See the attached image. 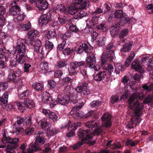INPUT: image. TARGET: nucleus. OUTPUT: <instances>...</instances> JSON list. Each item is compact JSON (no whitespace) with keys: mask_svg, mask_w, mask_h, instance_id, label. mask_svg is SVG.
<instances>
[{"mask_svg":"<svg viewBox=\"0 0 153 153\" xmlns=\"http://www.w3.org/2000/svg\"><path fill=\"white\" fill-rule=\"evenodd\" d=\"M3 138L2 141L4 143H9L10 144V145H7V149L10 150H7V153H13L14 152L11 151L13 149H17L18 146V142L19 139L17 138H11L10 137H7L5 134L3 135Z\"/></svg>","mask_w":153,"mask_h":153,"instance_id":"nucleus-7","label":"nucleus"},{"mask_svg":"<svg viewBox=\"0 0 153 153\" xmlns=\"http://www.w3.org/2000/svg\"><path fill=\"white\" fill-rule=\"evenodd\" d=\"M38 123L39 125V123H40L41 128L43 129L48 128L49 127V126L50 125V124L47 122V119H46L40 120L38 122Z\"/></svg>","mask_w":153,"mask_h":153,"instance_id":"nucleus-37","label":"nucleus"},{"mask_svg":"<svg viewBox=\"0 0 153 153\" xmlns=\"http://www.w3.org/2000/svg\"><path fill=\"white\" fill-rule=\"evenodd\" d=\"M94 79L97 82H100L102 80L108 82L111 78L110 74L106 71H99L95 72L93 75Z\"/></svg>","mask_w":153,"mask_h":153,"instance_id":"nucleus-9","label":"nucleus"},{"mask_svg":"<svg viewBox=\"0 0 153 153\" xmlns=\"http://www.w3.org/2000/svg\"><path fill=\"white\" fill-rule=\"evenodd\" d=\"M25 42L23 39L17 40L16 46L13 47V50L12 51V53L14 54L16 53L18 56L16 61L11 62L10 65L14 67L17 66L18 64H22L24 62H28L29 58L26 54V49L24 42Z\"/></svg>","mask_w":153,"mask_h":153,"instance_id":"nucleus-1","label":"nucleus"},{"mask_svg":"<svg viewBox=\"0 0 153 153\" xmlns=\"http://www.w3.org/2000/svg\"><path fill=\"white\" fill-rule=\"evenodd\" d=\"M117 23L112 25L110 28V34L113 37H115L119 33L121 27Z\"/></svg>","mask_w":153,"mask_h":153,"instance_id":"nucleus-25","label":"nucleus"},{"mask_svg":"<svg viewBox=\"0 0 153 153\" xmlns=\"http://www.w3.org/2000/svg\"><path fill=\"white\" fill-rule=\"evenodd\" d=\"M134 100L135 98L132 96L128 99V103L130 108L133 110L135 115L139 117L143 108V105L137 100L134 102Z\"/></svg>","mask_w":153,"mask_h":153,"instance_id":"nucleus-5","label":"nucleus"},{"mask_svg":"<svg viewBox=\"0 0 153 153\" xmlns=\"http://www.w3.org/2000/svg\"><path fill=\"white\" fill-rule=\"evenodd\" d=\"M133 20L131 19L129 20L128 16L125 13L124 14L123 17L120 19L117 23L120 26H123L127 24L132 23V22L131 21Z\"/></svg>","mask_w":153,"mask_h":153,"instance_id":"nucleus-23","label":"nucleus"},{"mask_svg":"<svg viewBox=\"0 0 153 153\" xmlns=\"http://www.w3.org/2000/svg\"><path fill=\"white\" fill-rule=\"evenodd\" d=\"M143 88L147 92L153 90V83H151L150 85L144 84L143 86Z\"/></svg>","mask_w":153,"mask_h":153,"instance_id":"nucleus-55","label":"nucleus"},{"mask_svg":"<svg viewBox=\"0 0 153 153\" xmlns=\"http://www.w3.org/2000/svg\"><path fill=\"white\" fill-rule=\"evenodd\" d=\"M36 5L39 10L42 11L48 8V3L46 0H38L36 2Z\"/></svg>","mask_w":153,"mask_h":153,"instance_id":"nucleus-26","label":"nucleus"},{"mask_svg":"<svg viewBox=\"0 0 153 153\" xmlns=\"http://www.w3.org/2000/svg\"><path fill=\"white\" fill-rule=\"evenodd\" d=\"M9 56L8 52H4L3 48H0V68H4V63L8 61Z\"/></svg>","mask_w":153,"mask_h":153,"instance_id":"nucleus-16","label":"nucleus"},{"mask_svg":"<svg viewBox=\"0 0 153 153\" xmlns=\"http://www.w3.org/2000/svg\"><path fill=\"white\" fill-rule=\"evenodd\" d=\"M91 117L93 120L94 119H97L99 118V116L95 111L91 110L85 114L82 115V118H88Z\"/></svg>","mask_w":153,"mask_h":153,"instance_id":"nucleus-28","label":"nucleus"},{"mask_svg":"<svg viewBox=\"0 0 153 153\" xmlns=\"http://www.w3.org/2000/svg\"><path fill=\"white\" fill-rule=\"evenodd\" d=\"M74 50L71 48H66L63 51V54L66 55H69L72 53L74 51Z\"/></svg>","mask_w":153,"mask_h":153,"instance_id":"nucleus-62","label":"nucleus"},{"mask_svg":"<svg viewBox=\"0 0 153 153\" xmlns=\"http://www.w3.org/2000/svg\"><path fill=\"white\" fill-rule=\"evenodd\" d=\"M97 122V123L96 125V126L94 128V133H93L94 135V134L97 135H99L102 133L103 132L102 128L100 126L98 125V122ZM91 133H92V132Z\"/></svg>","mask_w":153,"mask_h":153,"instance_id":"nucleus-38","label":"nucleus"},{"mask_svg":"<svg viewBox=\"0 0 153 153\" xmlns=\"http://www.w3.org/2000/svg\"><path fill=\"white\" fill-rule=\"evenodd\" d=\"M132 68L139 73H143L144 72L143 68L140 63L138 59H135L133 61L131 65Z\"/></svg>","mask_w":153,"mask_h":153,"instance_id":"nucleus-18","label":"nucleus"},{"mask_svg":"<svg viewBox=\"0 0 153 153\" xmlns=\"http://www.w3.org/2000/svg\"><path fill=\"white\" fill-rule=\"evenodd\" d=\"M34 128L31 126L27 127L25 130V133L26 135H31L33 132Z\"/></svg>","mask_w":153,"mask_h":153,"instance_id":"nucleus-56","label":"nucleus"},{"mask_svg":"<svg viewBox=\"0 0 153 153\" xmlns=\"http://www.w3.org/2000/svg\"><path fill=\"white\" fill-rule=\"evenodd\" d=\"M42 97V102L45 103H47V104L50 102L51 98L50 94L47 91L44 92Z\"/></svg>","mask_w":153,"mask_h":153,"instance_id":"nucleus-34","label":"nucleus"},{"mask_svg":"<svg viewBox=\"0 0 153 153\" xmlns=\"http://www.w3.org/2000/svg\"><path fill=\"white\" fill-rule=\"evenodd\" d=\"M82 62L84 61H83L79 62L76 61L70 63V69H69V74L71 76L76 73H77L79 72V73L82 75L83 76L85 77H88L86 70L84 68H82V67L86 68L88 67V66H78L79 65L78 63Z\"/></svg>","mask_w":153,"mask_h":153,"instance_id":"nucleus-4","label":"nucleus"},{"mask_svg":"<svg viewBox=\"0 0 153 153\" xmlns=\"http://www.w3.org/2000/svg\"><path fill=\"white\" fill-rule=\"evenodd\" d=\"M103 10L101 7H97L94 11H92V14L93 16H96L97 15L103 13Z\"/></svg>","mask_w":153,"mask_h":153,"instance_id":"nucleus-61","label":"nucleus"},{"mask_svg":"<svg viewBox=\"0 0 153 153\" xmlns=\"http://www.w3.org/2000/svg\"><path fill=\"white\" fill-rule=\"evenodd\" d=\"M16 105L18 109L22 112H24L28 109L34 108L35 105L34 101L28 98L24 99V102H17Z\"/></svg>","mask_w":153,"mask_h":153,"instance_id":"nucleus-8","label":"nucleus"},{"mask_svg":"<svg viewBox=\"0 0 153 153\" xmlns=\"http://www.w3.org/2000/svg\"><path fill=\"white\" fill-rule=\"evenodd\" d=\"M114 58L113 51H108L105 54H102L101 58L102 66L103 69H105L110 74L111 76L112 72L113 71V67L112 65L107 63L113 61Z\"/></svg>","mask_w":153,"mask_h":153,"instance_id":"nucleus-2","label":"nucleus"},{"mask_svg":"<svg viewBox=\"0 0 153 153\" xmlns=\"http://www.w3.org/2000/svg\"><path fill=\"white\" fill-rule=\"evenodd\" d=\"M67 93H68L70 94V102L71 104H75L78 102L77 99L78 98V96L80 95L78 94V91H77L76 88L75 90L72 88H71L69 90Z\"/></svg>","mask_w":153,"mask_h":153,"instance_id":"nucleus-17","label":"nucleus"},{"mask_svg":"<svg viewBox=\"0 0 153 153\" xmlns=\"http://www.w3.org/2000/svg\"><path fill=\"white\" fill-rule=\"evenodd\" d=\"M66 8L65 5L62 4L57 5L56 7V9L62 13L66 14Z\"/></svg>","mask_w":153,"mask_h":153,"instance_id":"nucleus-48","label":"nucleus"},{"mask_svg":"<svg viewBox=\"0 0 153 153\" xmlns=\"http://www.w3.org/2000/svg\"><path fill=\"white\" fill-rule=\"evenodd\" d=\"M125 67L123 65H119L115 69V72L117 74H119L120 71H122L125 69Z\"/></svg>","mask_w":153,"mask_h":153,"instance_id":"nucleus-63","label":"nucleus"},{"mask_svg":"<svg viewBox=\"0 0 153 153\" xmlns=\"http://www.w3.org/2000/svg\"><path fill=\"white\" fill-rule=\"evenodd\" d=\"M96 120V119H95L94 120H93L91 121L86 122L85 124L86 126L89 129L91 128V129H93V128L95 127V126L96 125H97V122H94V121H95Z\"/></svg>","mask_w":153,"mask_h":153,"instance_id":"nucleus-40","label":"nucleus"},{"mask_svg":"<svg viewBox=\"0 0 153 153\" xmlns=\"http://www.w3.org/2000/svg\"><path fill=\"white\" fill-rule=\"evenodd\" d=\"M128 32V29H124L119 33V38L120 40H121L123 42H126V39H123L127 35Z\"/></svg>","mask_w":153,"mask_h":153,"instance_id":"nucleus-32","label":"nucleus"},{"mask_svg":"<svg viewBox=\"0 0 153 153\" xmlns=\"http://www.w3.org/2000/svg\"><path fill=\"white\" fill-rule=\"evenodd\" d=\"M81 124V123L80 122H74V123H72L71 121H69L68 123V125L69 126L68 128L69 129L70 128H71V130H75L80 126Z\"/></svg>","mask_w":153,"mask_h":153,"instance_id":"nucleus-36","label":"nucleus"},{"mask_svg":"<svg viewBox=\"0 0 153 153\" xmlns=\"http://www.w3.org/2000/svg\"><path fill=\"white\" fill-rule=\"evenodd\" d=\"M88 84L87 83H84L80 86L76 88L78 94H82L84 95H88L90 93V91L88 88Z\"/></svg>","mask_w":153,"mask_h":153,"instance_id":"nucleus-19","label":"nucleus"},{"mask_svg":"<svg viewBox=\"0 0 153 153\" xmlns=\"http://www.w3.org/2000/svg\"><path fill=\"white\" fill-rule=\"evenodd\" d=\"M114 15L115 19H120L121 17H123L125 13H124L123 10H118L114 11Z\"/></svg>","mask_w":153,"mask_h":153,"instance_id":"nucleus-43","label":"nucleus"},{"mask_svg":"<svg viewBox=\"0 0 153 153\" xmlns=\"http://www.w3.org/2000/svg\"><path fill=\"white\" fill-rule=\"evenodd\" d=\"M76 77H74L72 78L66 76L64 78L62 79V82L64 84L67 85L65 88V90L71 89V88L72 86L71 85L72 84V82L76 80Z\"/></svg>","mask_w":153,"mask_h":153,"instance_id":"nucleus-24","label":"nucleus"},{"mask_svg":"<svg viewBox=\"0 0 153 153\" xmlns=\"http://www.w3.org/2000/svg\"><path fill=\"white\" fill-rule=\"evenodd\" d=\"M96 62V57L95 55L92 53H90L87 57L86 62H82L78 63V66H88V67L91 69L94 68L95 70L97 71H100V70L99 65H95Z\"/></svg>","mask_w":153,"mask_h":153,"instance_id":"nucleus-6","label":"nucleus"},{"mask_svg":"<svg viewBox=\"0 0 153 153\" xmlns=\"http://www.w3.org/2000/svg\"><path fill=\"white\" fill-rule=\"evenodd\" d=\"M16 82H13L15 83L18 88H21L23 85V82L25 81V79L23 77H21L20 78L18 77L16 79Z\"/></svg>","mask_w":153,"mask_h":153,"instance_id":"nucleus-42","label":"nucleus"},{"mask_svg":"<svg viewBox=\"0 0 153 153\" xmlns=\"http://www.w3.org/2000/svg\"><path fill=\"white\" fill-rule=\"evenodd\" d=\"M35 134L36 135L35 143L27 149L28 153H34V152L41 151L42 149L39 144H43L45 143L46 138L43 131H37L35 132Z\"/></svg>","mask_w":153,"mask_h":153,"instance_id":"nucleus-3","label":"nucleus"},{"mask_svg":"<svg viewBox=\"0 0 153 153\" xmlns=\"http://www.w3.org/2000/svg\"><path fill=\"white\" fill-rule=\"evenodd\" d=\"M51 15L50 12L46 14L41 15L39 20L40 26H43L46 25L51 19Z\"/></svg>","mask_w":153,"mask_h":153,"instance_id":"nucleus-15","label":"nucleus"},{"mask_svg":"<svg viewBox=\"0 0 153 153\" xmlns=\"http://www.w3.org/2000/svg\"><path fill=\"white\" fill-rule=\"evenodd\" d=\"M20 26L22 28V30L24 31L28 30L31 27V24L30 22H28L27 24L20 25Z\"/></svg>","mask_w":153,"mask_h":153,"instance_id":"nucleus-53","label":"nucleus"},{"mask_svg":"<svg viewBox=\"0 0 153 153\" xmlns=\"http://www.w3.org/2000/svg\"><path fill=\"white\" fill-rule=\"evenodd\" d=\"M133 42L131 41H128L126 42L123 45L122 48L120 51L123 52H128L130 51L131 48L133 45Z\"/></svg>","mask_w":153,"mask_h":153,"instance_id":"nucleus-30","label":"nucleus"},{"mask_svg":"<svg viewBox=\"0 0 153 153\" xmlns=\"http://www.w3.org/2000/svg\"><path fill=\"white\" fill-rule=\"evenodd\" d=\"M56 35L55 30L52 29L48 31L47 35V38L48 39H50L56 37Z\"/></svg>","mask_w":153,"mask_h":153,"instance_id":"nucleus-44","label":"nucleus"},{"mask_svg":"<svg viewBox=\"0 0 153 153\" xmlns=\"http://www.w3.org/2000/svg\"><path fill=\"white\" fill-rule=\"evenodd\" d=\"M78 135L79 138L81 139L82 142L83 143H85L87 140L92 139L94 136L93 134L88 129H79Z\"/></svg>","mask_w":153,"mask_h":153,"instance_id":"nucleus-11","label":"nucleus"},{"mask_svg":"<svg viewBox=\"0 0 153 153\" xmlns=\"http://www.w3.org/2000/svg\"><path fill=\"white\" fill-rule=\"evenodd\" d=\"M69 29L71 31L77 33L79 31V30L76 25H72L69 27Z\"/></svg>","mask_w":153,"mask_h":153,"instance_id":"nucleus-64","label":"nucleus"},{"mask_svg":"<svg viewBox=\"0 0 153 153\" xmlns=\"http://www.w3.org/2000/svg\"><path fill=\"white\" fill-rule=\"evenodd\" d=\"M92 49V47L89 43L84 42L81 43L76 51L79 54L82 53L84 51L86 53H90L91 52Z\"/></svg>","mask_w":153,"mask_h":153,"instance_id":"nucleus-13","label":"nucleus"},{"mask_svg":"<svg viewBox=\"0 0 153 153\" xmlns=\"http://www.w3.org/2000/svg\"><path fill=\"white\" fill-rule=\"evenodd\" d=\"M136 81L134 80L133 78L131 79L129 83V86L132 91H136L137 89V88L135 85Z\"/></svg>","mask_w":153,"mask_h":153,"instance_id":"nucleus-50","label":"nucleus"},{"mask_svg":"<svg viewBox=\"0 0 153 153\" xmlns=\"http://www.w3.org/2000/svg\"><path fill=\"white\" fill-rule=\"evenodd\" d=\"M105 9L103 12L104 15L108 14L111 10V4L110 3L105 4L104 5Z\"/></svg>","mask_w":153,"mask_h":153,"instance_id":"nucleus-47","label":"nucleus"},{"mask_svg":"<svg viewBox=\"0 0 153 153\" xmlns=\"http://www.w3.org/2000/svg\"><path fill=\"white\" fill-rule=\"evenodd\" d=\"M56 82L53 80H49L48 81V86L50 88H53L56 86Z\"/></svg>","mask_w":153,"mask_h":153,"instance_id":"nucleus-60","label":"nucleus"},{"mask_svg":"<svg viewBox=\"0 0 153 153\" xmlns=\"http://www.w3.org/2000/svg\"><path fill=\"white\" fill-rule=\"evenodd\" d=\"M76 3L71 4L68 6L66 9V14L69 13L71 15L75 14L79 11V8Z\"/></svg>","mask_w":153,"mask_h":153,"instance_id":"nucleus-20","label":"nucleus"},{"mask_svg":"<svg viewBox=\"0 0 153 153\" xmlns=\"http://www.w3.org/2000/svg\"><path fill=\"white\" fill-rule=\"evenodd\" d=\"M8 85L7 82H0V92L4 91L8 87Z\"/></svg>","mask_w":153,"mask_h":153,"instance_id":"nucleus-51","label":"nucleus"},{"mask_svg":"<svg viewBox=\"0 0 153 153\" xmlns=\"http://www.w3.org/2000/svg\"><path fill=\"white\" fill-rule=\"evenodd\" d=\"M22 74L21 70L17 67L14 68L10 70V72L8 75L7 79L10 82H16V78L19 77Z\"/></svg>","mask_w":153,"mask_h":153,"instance_id":"nucleus-12","label":"nucleus"},{"mask_svg":"<svg viewBox=\"0 0 153 153\" xmlns=\"http://www.w3.org/2000/svg\"><path fill=\"white\" fill-rule=\"evenodd\" d=\"M98 17L99 16L97 15L93 16L91 20L87 22V26L89 27L90 28H92L97 23V22Z\"/></svg>","mask_w":153,"mask_h":153,"instance_id":"nucleus-31","label":"nucleus"},{"mask_svg":"<svg viewBox=\"0 0 153 153\" xmlns=\"http://www.w3.org/2000/svg\"><path fill=\"white\" fill-rule=\"evenodd\" d=\"M91 106V108H96L97 109L100 108L101 104V102L100 101L97 100H93L90 103Z\"/></svg>","mask_w":153,"mask_h":153,"instance_id":"nucleus-39","label":"nucleus"},{"mask_svg":"<svg viewBox=\"0 0 153 153\" xmlns=\"http://www.w3.org/2000/svg\"><path fill=\"white\" fill-rule=\"evenodd\" d=\"M143 102L144 103L153 104V98L152 96L150 94L148 95L145 98Z\"/></svg>","mask_w":153,"mask_h":153,"instance_id":"nucleus-49","label":"nucleus"},{"mask_svg":"<svg viewBox=\"0 0 153 153\" xmlns=\"http://www.w3.org/2000/svg\"><path fill=\"white\" fill-rule=\"evenodd\" d=\"M10 92L5 91L1 97H0V105L6 107L7 111H10L12 109H14L15 106L11 103H7L8 98Z\"/></svg>","mask_w":153,"mask_h":153,"instance_id":"nucleus-10","label":"nucleus"},{"mask_svg":"<svg viewBox=\"0 0 153 153\" xmlns=\"http://www.w3.org/2000/svg\"><path fill=\"white\" fill-rule=\"evenodd\" d=\"M68 63L66 60H61L59 61L57 63V66L59 68H62L66 66Z\"/></svg>","mask_w":153,"mask_h":153,"instance_id":"nucleus-45","label":"nucleus"},{"mask_svg":"<svg viewBox=\"0 0 153 153\" xmlns=\"http://www.w3.org/2000/svg\"><path fill=\"white\" fill-rule=\"evenodd\" d=\"M13 133L15 134L18 137H20L24 131L23 128L16 125V123H13Z\"/></svg>","mask_w":153,"mask_h":153,"instance_id":"nucleus-27","label":"nucleus"},{"mask_svg":"<svg viewBox=\"0 0 153 153\" xmlns=\"http://www.w3.org/2000/svg\"><path fill=\"white\" fill-rule=\"evenodd\" d=\"M40 66L42 71H47L49 69L48 63L45 61L42 62L40 64Z\"/></svg>","mask_w":153,"mask_h":153,"instance_id":"nucleus-52","label":"nucleus"},{"mask_svg":"<svg viewBox=\"0 0 153 153\" xmlns=\"http://www.w3.org/2000/svg\"><path fill=\"white\" fill-rule=\"evenodd\" d=\"M70 118L73 117L75 119H80L82 118V114L81 113L75 111L74 112L72 111H71L69 114Z\"/></svg>","mask_w":153,"mask_h":153,"instance_id":"nucleus-35","label":"nucleus"},{"mask_svg":"<svg viewBox=\"0 0 153 153\" xmlns=\"http://www.w3.org/2000/svg\"><path fill=\"white\" fill-rule=\"evenodd\" d=\"M33 89H35L37 91H41L43 89V87L42 84L38 82L34 83L32 85Z\"/></svg>","mask_w":153,"mask_h":153,"instance_id":"nucleus-54","label":"nucleus"},{"mask_svg":"<svg viewBox=\"0 0 153 153\" xmlns=\"http://www.w3.org/2000/svg\"><path fill=\"white\" fill-rule=\"evenodd\" d=\"M18 16L14 18V21L15 22H19L20 21H23L25 18V15L24 13L20 11V13L18 14Z\"/></svg>","mask_w":153,"mask_h":153,"instance_id":"nucleus-41","label":"nucleus"},{"mask_svg":"<svg viewBox=\"0 0 153 153\" xmlns=\"http://www.w3.org/2000/svg\"><path fill=\"white\" fill-rule=\"evenodd\" d=\"M32 118L31 116H28L24 118V122L26 126H31L32 124Z\"/></svg>","mask_w":153,"mask_h":153,"instance_id":"nucleus-59","label":"nucleus"},{"mask_svg":"<svg viewBox=\"0 0 153 153\" xmlns=\"http://www.w3.org/2000/svg\"><path fill=\"white\" fill-rule=\"evenodd\" d=\"M79 9H86L89 7L90 3L88 0H85L81 3H76Z\"/></svg>","mask_w":153,"mask_h":153,"instance_id":"nucleus-33","label":"nucleus"},{"mask_svg":"<svg viewBox=\"0 0 153 153\" xmlns=\"http://www.w3.org/2000/svg\"><path fill=\"white\" fill-rule=\"evenodd\" d=\"M45 44L46 49L48 50L49 51L52 50L54 46L53 43L48 41H46Z\"/></svg>","mask_w":153,"mask_h":153,"instance_id":"nucleus-57","label":"nucleus"},{"mask_svg":"<svg viewBox=\"0 0 153 153\" xmlns=\"http://www.w3.org/2000/svg\"><path fill=\"white\" fill-rule=\"evenodd\" d=\"M58 102L61 105H67L69 102L70 98L68 95H59L58 97Z\"/></svg>","mask_w":153,"mask_h":153,"instance_id":"nucleus-21","label":"nucleus"},{"mask_svg":"<svg viewBox=\"0 0 153 153\" xmlns=\"http://www.w3.org/2000/svg\"><path fill=\"white\" fill-rule=\"evenodd\" d=\"M39 33V32L38 31L35 30H32L28 32V37L30 38L34 39V37L37 35Z\"/></svg>","mask_w":153,"mask_h":153,"instance_id":"nucleus-46","label":"nucleus"},{"mask_svg":"<svg viewBox=\"0 0 153 153\" xmlns=\"http://www.w3.org/2000/svg\"><path fill=\"white\" fill-rule=\"evenodd\" d=\"M20 11V8L17 5H12L9 7V15L13 16L17 15Z\"/></svg>","mask_w":153,"mask_h":153,"instance_id":"nucleus-22","label":"nucleus"},{"mask_svg":"<svg viewBox=\"0 0 153 153\" xmlns=\"http://www.w3.org/2000/svg\"><path fill=\"white\" fill-rule=\"evenodd\" d=\"M111 119V117L109 113H105L103 114L101 117L102 126L105 128L110 127L112 125Z\"/></svg>","mask_w":153,"mask_h":153,"instance_id":"nucleus-14","label":"nucleus"},{"mask_svg":"<svg viewBox=\"0 0 153 153\" xmlns=\"http://www.w3.org/2000/svg\"><path fill=\"white\" fill-rule=\"evenodd\" d=\"M106 39V38L104 36L100 37L97 41L98 45L100 46H103L105 45Z\"/></svg>","mask_w":153,"mask_h":153,"instance_id":"nucleus-58","label":"nucleus"},{"mask_svg":"<svg viewBox=\"0 0 153 153\" xmlns=\"http://www.w3.org/2000/svg\"><path fill=\"white\" fill-rule=\"evenodd\" d=\"M76 13L72 18L73 19L79 20L87 15V11L83 9H79Z\"/></svg>","mask_w":153,"mask_h":153,"instance_id":"nucleus-29","label":"nucleus"}]
</instances>
